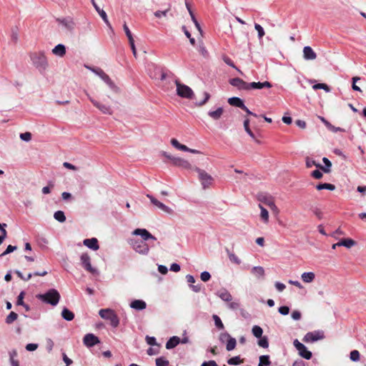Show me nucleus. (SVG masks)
<instances>
[{
  "mask_svg": "<svg viewBox=\"0 0 366 366\" xmlns=\"http://www.w3.org/2000/svg\"><path fill=\"white\" fill-rule=\"evenodd\" d=\"M18 317V315L14 312H11L6 317L5 322L6 324L10 325L13 323Z\"/></svg>",
  "mask_w": 366,
  "mask_h": 366,
  "instance_id": "72a5a7b5",
  "label": "nucleus"
},
{
  "mask_svg": "<svg viewBox=\"0 0 366 366\" xmlns=\"http://www.w3.org/2000/svg\"><path fill=\"white\" fill-rule=\"evenodd\" d=\"M312 88L315 90L322 89H324L326 92H330V87L327 84H322V83L316 84L312 86Z\"/></svg>",
  "mask_w": 366,
  "mask_h": 366,
  "instance_id": "ea45409f",
  "label": "nucleus"
},
{
  "mask_svg": "<svg viewBox=\"0 0 366 366\" xmlns=\"http://www.w3.org/2000/svg\"><path fill=\"white\" fill-rule=\"evenodd\" d=\"M24 296H25V292L24 291H21L18 297H17V301H16V304L17 305H24Z\"/></svg>",
  "mask_w": 366,
  "mask_h": 366,
  "instance_id": "052dcab7",
  "label": "nucleus"
},
{
  "mask_svg": "<svg viewBox=\"0 0 366 366\" xmlns=\"http://www.w3.org/2000/svg\"><path fill=\"white\" fill-rule=\"evenodd\" d=\"M317 190L329 189L333 191L335 189V186L330 183H321L316 186Z\"/></svg>",
  "mask_w": 366,
  "mask_h": 366,
  "instance_id": "7c9ffc66",
  "label": "nucleus"
},
{
  "mask_svg": "<svg viewBox=\"0 0 366 366\" xmlns=\"http://www.w3.org/2000/svg\"><path fill=\"white\" fill-rule=\"evenodd\" d=\"M172 164L174 166L182 167L183 169H192L191 164L186 159L180 157L172 158Z\"/></svg>",
  "mask_w": 366,
  "mask_h": 366,
  "instance_id": "2eb2a0df",
  "label": "nucleus"
},
{
  "mask_svg": "<svg viewBox=\"0 0 366 366\" xmlns=\"http://www.w3.org/2000/svg\"><path fill=\"white\" fill-rule=\"evenodd\" d=\"M36 297L43 302L55 306L60 300V295L56 290L50 289L44 294L37 295Z\"/></svg>",
  "mask_w": 366,
  "mask_h": 366,
  "instance_id": "7ed1b4c3",
  "label": "nucleus"
},
{
  "mask_svg": "<svg viewBox=\"0 0 366 366\" xmlns=\"http://www.w3.org/2000/svg\"><path fill=\"white\" fill-rule=\"evenodd\" d=\"M291 317L294 320H300L301 319V312L298 310H295L292 312Z\"/></svg>",
  "mask_w": 366,
  "mask_h": 366,
  "instance_id": "0e129e2a",
  "label": "nucleus"
},
{
  "mask_svg": "<svg viewBox=\"0 0 366 366\" xmlns=\"http://www.w3.org/2000/svg\"><path fill=\"white\" fill-rule=\"evenodd\" d=\"M171 144L174 147L179 150L184 151L187 149V147L186 145L180 144L176 139H172Z\"/></svg>",
  "mask_w": 366,
  "mask_h": 366,
  "instance_id": "473e14b6",
  "label": "nucleus"
},
{
  "mask_svg": "<svg viewBox=\"0 0 366 366\" xmlns=\"http://www.w3.org/2000/svg\"><path fill=\"white\" fill-rule=\"evenodd\" d=\"M223 61L229 66H232V68H234L237 69L240 74H242V72L234 64L233 61L231 60L230 58H229L227 56H223Z\"/></svg>",
  "mask_w": 366,
  "mask_h": 366,
  "instance_id": "37998d69",
  "label": "nucleus"
},
{
  "mask_svg": "<svg viewBox=\"0 0 366 366\" xmlns=\"http://www.w3.org/2000/svg\"><path fill=\"white\" fill-rule=\"evenodd\" d=\"M130 307L136 310H143L146 308L147 304L142 300H135L130 303Z\"/></svg>",
  "mask_w": 366,
  "mask_h": 366,
  "instance_id": "6ab92c4d",
  "label": "nucleus"
},
{
  "mask_svg": "<svg viewBox=\"0 0 366 366\" xmlns=\"http://www.w3.org/2000/svg\"><path fill=\"white\" fill-rule=\"evenodd\" d=\"M56 22H58V24L61 26V29L65 31H72L76 25L73 19L71 17L56 19Z\"/></svg>",
  "mask_w": 366,
  "mask_h": 366,
  "instance_id": "1a4fd4ad",
  "label": "nucleus"
},
{
  "mask_svg": "<svg viewBox=\"0 0 366 366\" xmlns=\"http://www.w3.org/2000/svg\"><path fill=\"white\" fill-rule=\"evenodd\" d=\"M301 278L304 282L310 283L315 280V274L312 272H304L302 274Z\"/></svg>",
  "mask_w": 366,
  "mask_h": 366,
  "instance_id": "393cba45",
  "label": "nucleus"
},
{
  "mask_svg": "<svg viewBox=\"0 0 366 366\" xmlns=\"http://www.w3.org/2000/svg\"><path fill=\"white\" fill-rule=\"evenodd\" d=\"M193 169L198 174V179L204 189H208L213 183L214 178L204 169L194 167Z\"/></svg>",
  "mask_w": 366,
  "mask_h": 366,
  "instance_id": "39448f33",
  "label": "nucleus"
},
{
  "mask_svg": "<svg viewBox=\"0 0 366 366\" xmlns=\"http://www.w3.org/2000/svg\"><path fill=\"white\" fill-rule=\"evenodd\" d=\"M322 162H324L325 166L320 165V169L325 173L330 172L332 167L331 162L327 157H323Z\"/></svg>",
  "mask_w": 366,
  "mask_h": 366,
  "instance_id": "c85d7f7f",
  "label": "nucleus"
},
{
  "mask_svg": "<svg viewBox=\"0 0 366 366\" xmlns=\"http://www.w3.org/2000/svg\"><path fill=\"white\" fill-rule=\"evenodd\" d=\"M254 29L258 33V38L261 39L264 36V31L262 26L258 24H254Z\"/></svg>",
  "mask_w": 366,
  "mask_h": 366,
  "instance_id": "c03bdc74",
  "label": "nucleus"
},
{
  "mask_svg": "<svg viewBox=\"0 0 366 366\" xmlns=\"http://www.w3.org/2000/svg\"><path fill=\"white\" fill-rule=\"evenodd\" d=\"M52 53L56 56L62 57L66 54V47L64 44H59L52 49Z\"/></svg>",
  "mask_w": 366,
  "mask_h": 366,
  "instance_id": "aec40b11",
  "label": "nucleus"
},
{
  "mask_svg": "<svg viewBox=\"0 0 366 366\" xmlns=\"http://www.w3.org/2000/svg\"><path fill=\"white\" fill-rule=\"evenodd\" d=\"M258 341V345L263 348H267L269 347L268 339L266 336L259 337Z\"/></svg>",
  "mask_w": 366,
  "mask_h": 366,
  "instance_id": "a19ab883",
  "label": "nucleus"
},
{
  "mask_svg": "<svg viewBox=\"0 0 366 366\" xmlns=\"http://www.w3.org/2000/svg\"><path fill=\"white\" fill-rule=\"evenodd\" d=\"M200 277L203 282H207L211 278V275L208 272L204 271L201 273Z\"/></svg>",
  "mask_w": 366,
  "mask_h": 366,
  "instance_id": "e2e57ef3",
  "label": "nucleus"
},
{
  "mask_svg": "<svg viewBox=\"0 0 366 366\" xmlns=\"http://www.w3.org/2000/svg\"><path fill=\"white\" fill-rule=\"evenodd\" d=\"M231 336L227 332H222L220 335H219V340L220 342H227V340L230 338Z\"/></svg>",
  "mask_w": 366,
  "mask_h": 366,
  "instance_id": "6e6d98bb",
  "label": "nucleus"
},
{
  "mask_svg": "<svg viewBox=\"0 0 366 366\" xmlns=\"http://www.w3.org/2000/svg\"><path fill=\"white\" fill-rule=\"evenodd\" d=\"M278 312L282 315H287L290 312V308L287 306H282L279 307Z\"/></svg>",
  "mask_w": 366,
  "mask_h": 366,
  "instance_id": "bf43d9fd",
  "label": "nucleus"
},
{
  "mask_svg": "<svg viewBox=\"0 0 366 366\" xmlns=\"http://www.w3.org/2000/svg\"><path fill=\"white\" fill-rule=\"evenodd\" d=\"M174 82L177 86V94L179 97L189 99H193L194 94L189 86L180 83L178 80H175Z\"/></svg>",
  "mask_w": 366,
  "mask_h": 366,
  "instance_id": "6e6552de",
  "label": "nucleus"
},
{
  "mask_svg": "<svg viewBox=\"0 0 366 366\" xmlns=\"http://www.w3.org/2000/svg\"><path fill=\"white\" fill-rule=\"evenodd\" d=\"M93 104H94L104 114H110L111 113L110 108L107 105L101 104L99 103H94V102H93Z\"/></svg>",
  "mask_w": 366,
  "mask_h": 366,
  "instance_id": "f704fd0d",
  "label": "nucleus"
},
{
  "mask_svg": "<svg viewBox=\"0 0 366 366\" xmlns=\"http://www.w3.org/2000/svg\"><path fill=\"white\" fill-rule=\"evenodd\" d=\"M216 295L224 302H231L232 300V297L231 294L224 288H222L217 291Z\"/></svg>",
  "mask_w": 366,
  "mask_h": 366,
  "instance_id": "a211bd4d",
  "label": "nucleus"
},
{
  "mask_svg": "<svg viewBox=\"0 0 366 366\" xmlns=\"http://www.w3.org/2000/svg\"><path fill=\"white\" fill-rule=\"evenodd\" d=\"M132 235L140 236L141 239L129 238L127 239L128 244L137 253L142 255H147L149 252V247L146 241L149 239L156 240V237H154L148 230L146 229H136L132 232Z\"/></svg>",
  "mask_w": 366,
  "mask_h": 366,
  "instance_id": "f257e3e1",
  "label": "nucleus"
},
{
  "mask_svg": "<svg viewBox=\"0 0 366 366\" xmlns=\"http://www.w3.org/2000/svg\"><path fill=\"white\" fill-rule=\"evenodd\" d=\"M93 74L99 80H102V81H104L109 86V88L111 89L112 91L117 92L118 90L117 86L115 85V84L113 82V81L101 69L93 68Z\"/></svg>",
  "mask_w": 366,
  "mask_h": 366,
  "instance_id": "423d86ee",
  "label": "nucleus"
},
{
  "mask_svg": "<svg viewBox=\"0 0 366 366\" xmlns=\"http://www.w3.org/2000/svg\"><path fill=\"white\" fill-rule=\"evenodd\" d=\"M201 366H218L214 360H209L208 362H204Z\"/></svg>",
  "mask_w": 366,
  "mask_h": 366,
  "instance_id": "774afa93",
  "label": "nucleus"
},
{
  "mask_svg": "<svg viewBox=\"0 0 366 366\" xmlns=\"http://www.w3.org/2000/svg\"><path fill=\"white\" fill-rule=\"evenodd\" d=\"M303 58L305 60H314L317 54L310 46H306L303 48Z\"/></svg>",
  "mask_w": 366,
  "mask_h": 366,
  "instance_id": "f3484780",
  "label": "nucleus"
},
{
  "mask_svg": "<svg viewBox=\"0 0 366 366\" xmlns=\"http://www.w3.org/2000/svg\"><path fill=\"white\" fill-rule=\"evenodd\" d=\"M20 139L25 142H29L31 139V134L30 132H24L20 134Z\"/></svg>",
  "mask_w": 366,
  "mask_h": 366,
  "instance_id": "3c124183",
  "label": "nucleus"
},
{
  "mask_svg": "<svg viewBox=\"0 0 366 366\" xmlns=\"http://www.w3.org/2000/svg\"><path fill=\"white\" fill-rule=\"evenodd\" d=\"M252 273L257 277L261 278L264 275V269L262 267L257 266L252 269Z\"/></svg>",
  "mask_w": 366,
  "mask_h": 366,
  "instance_id": "c756f323",
  "label": "nucleus"
},
{
  "mask_svg": "<svg viewBox=\"0 0 366 366\" xmlns=\"http://www.w3.org/2000/svg\"><path fill=\"white\" fill-rule=\"evenodd\" d=\"M237 345V341L236 339L231 337L227 340V345L226 349L227 351H232L233 350Z\"/></svg>",
  "mask_w": 366,
  "mask_h": 366,
  "instance_id": "2f4dec72",
  "label": "nucleus"
},
{
  "mask_svg": "<svg viewBox=\"0 0 366 366\" xmlns=\"http://www.w3.org/2000/svg\"><path fill=\"white\" fill-rule=\"evenodd\" d=\"M99 314L102 319L109 320L110 325L113 327H118L119 320L113 310L110 309H102L99 310Z\"/></svg>",
  "mask_w": 366,
  "mask_h": 366,
  "instance_id": "0eeeda50",
  "label": "nucleus"
},
{
  "mask_svg": "<svg viewBox=\"0 0 366 366\" xmlns=\"http://www.w3.org/2000/svg\"><path fill=\"white\" fill-rule=\"evenodd\" d=\"M272 87V84L267 81L264 82H251L248 84V90L249 89H262L264 88L269 89Z\"/></svg>",
  "mask_w": 366,
  "mask_h": 366,
  "instance_id": "dca6fc26",
  "label": "nucleus"
},
{
  "mask_svg": "<svg viewBox=\"0 0 366 366\" xmlns=\"http://www.w3.org/2000/svg\"><path fill=\"white\" fill-rule=\"evenodd\" d=\"M257 200L260 202L259 204H264L267 205L272 212L277 214L279 213V209L274 203V197L269 194L260 192L257 194Z\"/></svg>",
  "mask_w": 366,
  "mask_h": 366,
  "instance_id": "20e7f679",
  "label": "nucleus"
},
{
  "mask_svg": "<svg viewBox=\"0 0 366 366\" xmlns=\"http://www.w3.org/2000/svg\"><path fill=\"white\" fill-rule=\"evenodd\" d=\"M169 9H167L164 11H157L154 12V16L157 18H161L162 16H166Z\"/></svg>",
  "mask_w": 366,
  "mask_h": 366,
  "instance_id": "680f3d73",
  "label": "nucleus"
},
{
  "mask_svg": "<svg viewBox=\"0 0 366 366\" xmlns=\"http://www.w3.org/2000/svg\"><path fill=\"white\" fill-rule=\"evenodd\" d=\"M84 344L89 348L92 347V333H88L84 336Z\"/></svg>",
  "mask_w": 366,
  "mask_h": 366,
  "instance_id": "de8ad7c7",
  "label": "nucleus"
},
{
  "mask_svg": "<svg viewBox=\"0 0 366 366\" xmlns=\"http://www.w3.org/2000/svg\"><path fill=\"white\" fill-rule=\"evenodd\" d=\"M259 208L260 209V218L263 221L264 223L267 224L269 222V212L268 211L262 206V204H259Z\"/></svg>",
  "mask_w": 366,
  "mask_h": 366,
  "instance_id": "b1692460",
  "label": "nucleus"
},
{
  "mask_svg": "<svg viewBox=\"0 0 366 366\" xmlns=\"http://www.w3.org/2000/svg\"><path fill=\"white\" fill-rule=\"evenodd\" d=\"M229 84L239 90H248L249 83L239 78H233L229 80Z\"/></svg>",
  "mask_w": 366,
  "mask_h": 366,
  "instance_id": "ddd939ff",
  "label": "nucleus"
},
{
  "mask_svg": "<svg viewBox=\"0 0 366 366\" xmlns=\"http://www.w3.org/2000/svg\"><path fill=\"white\" fill-rule=\"evenodd\" d=\"M228 103L232 105V106H234V107H239V108H242V107H244V104L243 102V101L239 98V97H231L228 99Z\"/></svg>",
  "mask_w": 366,
  "mask_h": 366,
  "instance_id": "4be33fe9",
  "label": "nucleus"
},
{
  "mask_svg": "<svg viewBox=\"0 0 366 366\" xmlns=\"http://www.w3.org/2000/svg\"><path fill=\"white\" fill-rule=\"evenodd\" d=\"M212 317L214 321L215 326L217 327H218L219 329H221V330L224 329V325H223L221 319L217 315H214L212 316Z\"/></svg>",
  "mask_w": 366,
  "mask_h": 366,
  "instance_id": "79ce46f5",
  "label": "nucleus"
},
{
  "mask_svg": "<svg viewBox=\"0 0 366 366\" xmlns=\"http://www.w3.org/2000/svg\"><path fill=\"white\" fill-rule=\"evenodd\" d=\"M30 59L33 65L40 71H44L49 66V62L45 52L43 51L30 54Z\"/></svg>",
  "mask_w": 366,
  "mask_h": 366,
  "instance_id": "f03ea898",
  "label": "nucleus"
},
{
  "mask_svg": "<svg viewBox=\"0 0 366 366\" xmlns=\"http://www.w3.org/2000/svg\"><path fill=\"white\" fill-rule=\"evenodd\" d=\"M54 217L56 220L59 222H64L66 221V217L62 211H57L54 213Z\"/></svg>",
  "mask_w": 366,
  "mask_h": 366,
  "instance_id": "e433bc0d",
  "label": "nucleus"
},
{
  "mask_svg": "<svg viewBox=\"0 0 366 366\" xmlns=\"http://www.w3.org/2000/svg\"><path fill=\"white\" fill-rule=\"evenodd\" d=\"M228 256L231 262H234L237 264H239L241 263V260L234 253H228Z\"/></svg>",
  "mask_w": 366,
  "mask_h": 366,
  "instance_id": "8fccbe9b",
  "label": "nucleus"
},
{
  "mask_svg": "<svg viewBox=\"0 0 366 366\" xmlns=\"http://www.w3.org/2000/svg\"><path fill=\"white\" fill-rule=\"evenodd\" d=\"M90 256L88 253H82L80 256L81 265L88 272H92Z\"/></svg>",
  "mask_w": 366,
  "mask_h": 366,
  "instance_id": "4468645a",
  "label": "nucleus"
},
{
  "mask_svg": "<svg viewBox=\"0 0 366 366\" xmlns=\"http://www.w3.org/2000/svg\"><path fill=\"white\" fill-rule=\"evenodd\" d=\"M203 95H204V99L202 101L199 102H197L196 104L197 106H202V105H204L209 100V99L210 97L209 94L206 92H204L203 93Z\"/></svg>",
  "mask_w": 366,
  "mask_h": 366,
  "instance_id": "5fc2aeb1",
  "label": "nucleus"
},
{
  "mask_svg": "<svg viewBox=\"0 0 366 366\" xmlns=\"http://www.w3.org/2000/svg\"><path fill=\"white\" fill-rule=\"evenodd\" d=\"M180 342V338L177 336L171 337L166 343V348L168 350L175 347Z\"/></svg>",
  "mask_w": 366,
  "mask_h": 366,
  "instance_id": "5701e85b",
  "label": "nucleus"
},
{
  "mask_svg": "<svg viewBox=\"0 0 366 366\" xmlns=\"http://www.w3.org/2000/svg\"><path fill=\"white\" fill-rule=\"evenodd\" d=\"M38 345L34 343H29L26 346V350L28 351H34L37 349Z\"/></svg>",
  "mask_w": 366,
  "mask_h": 366,
  "instance_id": "69168bd1",
  "label": "nucleus"
},
{
  "mask_svg": "<svg viewBox=\"0 0 366 366\" xmlns=\"http://www.w3.org/2000/svg\"><path fill=\"white\" fill-rule=\"evenodd\" d=\"M338 244L350 249L352 247L356 245V242L350 238H347V239H342V240L338 242Z\"/></svg>",
  "mask_w": 366,
  "mask_h": 366,
  "instance_id": "a878e982",
  "label": "nucleus"
},
{
  "mask_svg": "<svg viewBox=\"0 0 366 366\" xmlns=\"http://www.w3.org/2000/svg\"><path fill=\"white\" fill-rule=\"evenodd\" d=\"M324 338V333L322 331H315L307 332L304 338L303 341L305 342H314L317 340H322Z\"/></svg>",
  "mask_w": 366,
  "mask_h": 366,
  "instance_id": "9b49d317",
  "label": "nucleus"
},
{
  "mask_svg": "<svg viewBox=\"0 0 366 366\" xmlns=\"http://www.w3.org/2000/svg\"><path fill=\"white\" fill-rule=\"evenodd\" d=\"M242 362V360L240 359L239 356L233 357L227 360V363L230 365H237Z\"/></svg>",
  "mask_w": 366,
  "mask_h": 366,
  "instance_id": "58836bf2",
  "label": "nucleus"
},
{
  "mask_svg": "<svg viewBox=\"0 0 366 366\" xmlns=\"http://www.w3.org/2000/svg\"><path fill=\"white\" fill-rule=\"evenodd\" d=\"M61 317L66 321H71L74 318V314L66 307H64L61 312Z\"/></svg>",
  "mask_w": 366,
  "mask_h": 366,
  "instance_id": "bb28decb",
  "label": "nucleus"
},
{
  "mask_svg": "<svg viewBox=\"0 0 366 366\" xmlns=\"http://www.w3.org/2000/svg\"><path fill=\"white\" fill-rule=\"evenodd\" d=\"M223 114V108L219 107L215 111H210L208 115L214 120L219 119Z\"/></svg>",
  "mask_w": 366,
  "mask_h": 366,
  "instance_id": "cd10ccee",
  "label": "nucleus"
},
{
  "mask_svg": "<svg viewBox=\"0 0 366 366\" xmlns=\"http://www.w3.org/2000/svg\"><path fill=\"white\" fill-rule=\"evenodd\" d=\"M360 79L358 76H355L352 78V89L357 92H362L361 89L355 84V83Z\"/></svg>",
  "mask_w": 366,
  "mask_h": 366,
  "instance_id": "13d9d810",
  "label": "nucleus"
},
{
  "mask_svg": "<svg viewBox=\"0 0 366 366\" xmlns=\"http://www.w3.org/2000/svg\"><path fill=\"white\" fill-rule=\"evenodd\" d=\"M93 6L95 8L96 11L98 12V14L102 17V19L105 22V24L111 28V25L109 22L106 12L103 9H100V7L99 6L95 4L94 1H93Z\"/></svg>",
  "mask_w": 366,
  "mask_h": 366,
  "instance_id": "412c9836",
  "label": "nucleus"
},
{
  "mask_svg": "<svg viewBox=\"0 0 366 366\" xmlns=\"http://www.w3.org/2000/svg\"><path fill=\"white\" fill-rule=\"evenodd\" d=\"M123 29H124V31L129 41L133 40L134 39H133L132 34L126 23L123 25Z\"/></svg>",
  "mask_w": 366,
  "mask_h": 366,
  "instance_id": "864d4df0",
  "label": "nucleus"
},
{
  "mask_svg": "<svg viewBox=\"0 0 366 366\" xmlns=\"http://www.w3.org/2000/svg\"><path fill=\"white\" fill-rule=\"evenodd\" d=\"M252 332L254 337L259 338L262 335L263 330L259 326L254 325L252 329Z\"/></svg>",
  "mask_w": 366,
  "mask_h": 366,
  "instance_id": "c9c22d12",
  "label": "nucleus"
},
{
  "mask_svg": "<svg viewBox=\"0 0 366 366\" xmlns=\"http://www.w3.org/2000/svg\"><path fill=\"white\" fill-rule=\"evenodd\" d=\"M312 176L317 179H320L322 177V173L319 169H316L312 172Z\"/></svg>",
  "mask_w": 366,
  "mask_h": 366,
  "instance_id": "338daca9",
  "label": "nucleus"
},
{
  "mask_svg": "<svg viewBox=\"0 0 366 366\" xmlns=\"http://www.w3.org/2000/svg\"><path fill=\"white\" fill-rule=\"evenodd\" d=\"M259 362L264 365H269L270 364L269 357L268 355H262L259 357Z\"/></svg>",
  "mask_w": 366,
  "mask_h": 366,
  "instance_id": "4d7b16f0",
  "label": "nucleus"
},
{
  "mask_svg": "<svg viewBox=\"0 0 366 366\" xmlns=\"http://www.w3.org/2000/svg\"><path fill=\"white\" fill-rule=\"evenodd\" d=\"M350 358L353 362H357L360 360V352L357 350H352L350 352Z\"/></svg>",
  "mask_w": 366,
  "mask_h": 366,
  "instance_id": "49530a36",
  "label": "nucleus"
},
{
  "mask_svg": "<svg viewBox=\"0 0 366 366\" xmlns=\"http://www.w3.org/2000/svg\"><path fill=\"white\" fill-rule=\"evenodd\" d=\"M16 246H13V245H9L6 250L1 254H0V257H3V256H5L14 251H15L16 249Z\"/></svg>",
  "mask_w": 366,
  "mask_h": 366,
  "instance_id": "603ef678",
  "label": "nucleus"
},
{
  "mask_svg": "<svg viewBox=\"0 0 366 366\" xmlns=\"http://www.w3.org/2000/svg\"><path fill=\"white\" fill-rule=\"evenodd\" d=\"M249 120L248 119H246L244 121V130L246 131V132L252 138V139H255V137H254V133L251 131V129H249Z\"/></svg>",
  "mask_w": 366,
  "mask_h": 366,
  "instance_id": "4c0bfd02",
  "label": "nucleus"
},
{
  "mask_svg": "<svg viewBox=\"0 0 366 366\" xmlns=\"http://www.w3.org/2000/svg\"><path fill=\"white\" fill-rule=\"evenodd\" d=\"M147 197L150 199L151 202L154 206L158 207L159 209H161L164 212L167 213V214H172L173 212L172 209H171L170 207H167V205H165L162 202H159L158 199L154 198L153 196L147 194Z\"/></svg>",
  "mask_w": 366,
  "mask_h": 366,
  "instance_id": "f8f14e48",
  "label": "nucleus"
},
{
  "mask_svg": "<svg viewBox=\"0 0 366 366\" xmlns=\"http://www.w3.org/2000/svg\"><path fill=\"white\" fill-rule=\"evenodd\" d=\"M156 365L157 366H168L169 361L167 360L165 358L161 357L156 359Z\"/></svg>",
  "mask_w": 366,
  "mask_h": 366,
  "instance_id": "a18cd8bd",
  "label": "nucleus"
},
{
  "mask_svg": "<svg viewBox=\"0 0 366 366\" xmlns=\"http://www.w3.org/2000/svg\"><path fill=\"white\" fill-rule=\"evenodd\" d=\"M295 347L298 351V354L306 360H310L312 357V352L307 350V348L301 343L298 340H295L293 342Z\"/></svg>",
  "mask_w": 366,
  "mask_h": 366,
  "instance_id": "9d476101",
  "label": "nucleus"
},
{
  "mask_svg": "<svg viewBox=\"0 0 366 366\" xmlns=\"http://www.w3.org/2000/svg\"><path fill=\"white\" fill-rule=\"evenodd\" d=\"M306 166L308 168H310V167H312L313 166H315V167L320 168V164L316 163V162L315 160H313L312 159H310V158L307 157L306 159Z\"/></svg>",
  "mask_w": 366,
  "mask_h": 366,
  "instance_id": "09e8293b",
  "label": "nucleus"
}]
</instances>
